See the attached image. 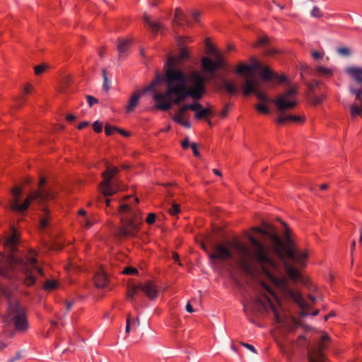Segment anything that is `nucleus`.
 Here are the masks:
<instances>
[{"label":"nucleus","instance_id":"nucleus-1","mask_svg":"<svg viewBox=\"0 0 362 362\" xmlns=\"http://www.w3.org/2000/svg\"><path fill=\"white\" fill-rule=\"evenodd\" d=\"M248 240L251 244L249 247L243 243H237L235 250L238 252L240 265L243 270L251 273L256 265L262 267L265 275L277 287L281 294L287 299L293 300L301 309L300 317L310 315L306 311L309 308L302 295L292 290L288 285V281L285 276H276L269 270L277 269V264L269 256L267 247L253 235H249Z\"/></svg>","mask_w":362,"mask_h":362},{"label":"nucleus","instance_id":"nucleus-2","mask_svg":"<svg viewBox=\"0 0 362 362\" xmlns=\"http://www.w3.org/2000/svg\"><path fill=\"white\" fill-rule=\"evenodd\" d=\"M19 236L16 230L5 241L4 246L11 254L6 256L0 252V277L12 280L13 283H23L25 287L35 285L36 279L32 274V269L36 268V252L30 251V257H17L14 252L17 250Z\"/></svg>","mask_w":362,"mask_h":362},{"label":"nucleus","instance_id":"nucleus-3","mask_svg":"<svg viewBox=\"0 0 362 362\" xmlns=\"http://www.w3.org/2000/svg\"><path fill=\"white\" fill-rule=\"evenodd\" d=\"M13 286L6 285L0 283V296L3 297L6 302L5 313L3 315L4 322L9 326L13 327L12 331L16 333L24 334L30 328V324L27 315L25 306L21 303L19 298L16 296L13 287L16 290L19 289V286L24 285L23 283L16 284L10 280Z\"/></svg>","mask_w":362,"mask_h":362},{"label":"nucleus","instance_id":"nucleus-4","mask_svg":"<svg viewBox=\"0 0 362 362\" xmlns=\"http://www.w3.org/2000/svg\"><path fill=\"white\" fill-rule=\"evenodd\" d=\"M175 57H169L167 61L168 68L163 75L158 73L156 74L155 80L157 85L160 82H165L167 86V90L165 93L156 92L153 95V99L156 102L155 107L156 109L168 111L172 108V99L174 93H171V90L176 88L178 81L176 79L182 74V71L175 66Z\"/></svg>","mask_w":362,"mask_h":362},{"label":"nucleus","instance_id":"nucleus-5","mask_svg":"<svg viewBox=\"0 0 362 362\" xmlns=\"http://www.w3.org/2000/svg\"><path fill=\"white\" fill-rule=\"evenodd\" d=\"M45 183V178L41 177L39 180L40 189L36 192L29 194L23 203L21 202L22 189L21 187H15L11 191L13 200L11 203V209L15 212L24 213L34 201L42 203L53 199L54 195L50 192L43 188Z\"/></svg>","mask_w":362,"mask_h":362},{"label":"nucleus","instance_id":"nucleus-6","mask_svg":"<svg viewBox=\"0 0 362 362\" xmlns=\"http://www.w3.org/2000/svg\"><path fill=\"white\" fill-rule=\"evenodd\" d=\"M290 230L286 228L285 231V243L281 241L278 235L275 234L271 235L276 244L275 251L281 259L285 260L286 258H289V259L294 262L304 266L308 257V252L299 250L296 247L295 244L290 238Z\"/></svg>","mask_w":362,"mask_h":362},{"label":"nucleus","instance_id":"nucleus-7","mask_svg":"<svg viewBox=\"0 0 362 362\" xmlns=\"http://www.w3.org/2000/svg\"><path fill=\"white\" fill-rule=\"evenodd\" d=\"M296 95V89L289 88L275 100L277 110L280 113V116L276 120L278 124L283 125L286 122L299 124L304 121L301 116L284 114L286 110H291L297 105Z\"/></svg>","mask_w":362,"mask_h":362},{"label":"nucleus","instance_id":"nucleus-8","mask_svg":"<svg viewBox=\"0 0 362 362\" xmlns=\"http://www.w3.org/2000/svg\"><path fill=\"white\" fill-rule=\"evenodd\" d=\"M122 226L118 229L119 238L135 237L139 230L140 216L137 209L129 204H123L119 206Z\"/></svg>","mask_w":362,"mask_h":362},{"label":"nucleus","instance_id":"nucleus-9","mask_svg":"<svg viewBox=\"0 0 362 362\" xmlns=\"http://www.w3.org/2000/svg\"><path fill=\"white\" fill-rule=\"evenodd\" d=\"M176 79L178 81V84L176 88L171 90V93H174L171 100L172 105H178L189 97L192 98L195 100H199L202 98L205 93V89L188 87L187 77L183 71Z\"/></svg>","mask_w":362,"mask_h":362},{"label":"nucleus","instance_id":"nucleus-10","mask_svg":"<svg viewBox=\"0 0 362 362\" xmlns=\"http://www.w3.org/2000/svg\"><path fill=\"white\" fill-rule=\"evenodd\" d=\"M140 290L142 291L150 300H154L158 296L156 285L151 281H146L144 284L133 285L129 287L127 296V299L132 302Z\"/></svg>","mask_w":362,"mask_h":362},{"label":"nucleus","instance_id":"nucleus-11","mask_svg":"<svg viewBox=\"0 0 362 362\" xmlns=\"http://www.w3.org/2000/svg\"><path fill=\"white\" fill-rule=\"evenodd\" d=\"M118 173L117 167L108 165L106 170L102 173L103 180L100 187L105 197L112 196L117 192V189L112 185V179Z\"/></svg>","mask_w":362,"mask_h":362},{"label":"nucleus","instance_id":"nucleus-12","mask_svg":"<svg viewBox=\"0 0 362 362\" xmlns=\"http://www.w3.org/2000/svg\"><path fill=\"white\" fill-rule=\"evenodd\" d=\"M329 341V335L324 333L317 345L308 351V362H326L324 351L327 349V344Z\"/></svg>","mask_w":362,"mask_h":362},{"label":"nucleus","instance_id":"nucleus-13","mask_svg":"<svg viewBox=\"0 0 362 362\" xmlns=\"http://www.w3.org/2000/svg\"><path fill=\"white\" fill-rule=\"evenodd\" d=\"M202 69L203 72L209 74L211 78L216 76V71L220 68H225L227 66L223 58L218 55L216 59L204 57L201 60Z\"/></svg>","mask_w":362,"mask_h":362},{"label":"nucleus","instance_id":"nucleus-14","mask_svg":"<svg viewBox=\"0 0 362 362\" xmlns=\"http://www.w3.org/2000/svg\"><path fill=\"white\" fill-rule=\"evenodd\" d=\"M202 249L208 252L209 257L211 259H220V260H226L232 258L233 255L230 250L224 245L217 244L214 245V252H209L206 247L202 244Z\"/></svg>","mask_w":362,"mask_h":362},{"label":"nucleus","instance_id":"nucleus-15","mask_svg":"<svg viewBox=\"0 0 362 362\" xmlns=\"http://www.w3.org/2000/svg\"><path fill=\"white\" fill-rule=\"evenodd\" d=\"M262 78L265 81H275L279 83H286L288 78L284 75H280L272 71L268 67L262 68L260 73Z\"/></svg>","mask_w":362,"mask_h":362},{"label":"nucleus","instance_id":"nucleus-16","mask_svg":"<svg viewBox=\"0 0 362 362\" xmlns=\"http://www.w3.org/2000/svg\"><path fill=\"white\" fill-rule=\"evenodd\" d=\"M193 105L196 107H194L195 110H192L194 112V118L197 120L206 119L209 124H211V121L207 119L208 117L211 116L213 115V111L210 107H203V106L198 102H194Z\"/></svg>","mask_w":362,"mask_h":362},{"label":"nucleus","instance_id":"nucleus-17","mask_svg":"<svg viewBox=\"0 0 362 362\" xmlns=\"http://www.w3.org/2000/svg\"><path fill=\"white\" fill-rule=\"evenodd\" d=\"M344 73L356 84L362 86V67L350 66L344 69Z\"/></svg>","mask_w":362,"mask_h":362},{"label":"nucleus","instance_id":"nucleus-18","mask_svg":"<svg viewBox=\"0 0 362 362\" xmlns=\"http://www.w3.org/2000/svg\"><path fill=\"white\" fill-rule=\"evenodd\" d=\"M173 23L175 27L182 26L184 25H189L190 23L187 16L184 14L183 11L180 8H177L175 11Z\"/></svg>","mask_w":362,"mask_h":362},{"label":"nucleus","instance_id":"nucleus-19","mask_svg":"<svg viewBox=\"0 0 362 362\" xmlns=\"http://www.w3.org/2000/svg\"><path fill=\"white\" fill-rule=\"evenodd\" d=\"M265 303L263 302V300L260 298H257V301L260 303L261 305H262L263 306H266V304L268 305L271 309V310L272 311V313H274V320L276 321V323L278 324H280L282 322V319L278 312V310L277 308H276V306L274 305V304L273 303V302L272 301V300L268 297V296H265Z\"/></svg>","mask_w":362,"mask_h":362},{"label":"nucleus","instance_id":"nucleus-20","mask_svg":"<svg viewBox=\"0 0 362 362\" xmlns=\"http://www.w3.org/2000/svg\"><path fill=\"white\" fill-rule=\"evenodd\" d=\"M191 80L192 81L193 88L205 89L206 78L197 71L191 74Z\"/></svg>","mask_w":362,"mask_h":362},{"label":"nucleus","instance_id":"nucleus-21","mask_svg":"<svg viewBox=\"0 0 362 362\" xmlns=\"http://www.w3.org/2000/svg\"><path fill=\"white\" fill-rule=\"evenodd\" d=\"M258 87L259 86L256 81L252 78H246L243 93L245 96H248L252 93L254 94Z\"/></svg>","mask_w":362,"mask_h":362},{"label":"nucleus","instance_id":"nucleus-22","mask_svg":"<svg viewBox=\"0 0 362 362\" xmlns=\"http://www.w3.org/2000/svg\"><path fill=\"white\" fill-rule=\"evenodd\" d=\"M15 334V331L6 329L3 331V332L0 334V351L3 350L8 345L9 343L8 339L13 338Z\"/></svg>","mask_w":362,"mask_h":362},{"label":"nucleus","instance_id":"nucleus-23","mask_svg":"<svg viewBox=\"0 0 362 362\" xmlns=\"http://www.w3.org/2000/svg\"><path fill=\"white\" fill-rule=\"evenodd\" d=\"M269 39L267 37H261L258 40V45L259 46L265 45L266 47L263 49L264 54L268 57L274 56L277 54V50L270 47L267 46L268 44Z\"/></svg>","mask_w":362,"mask_h":362},{"label":"nucleus","instance_id":"nucleus-24","mask_svg":"<svg viewBox=\"0 0 362 362\" xmlns=\"http://www.w3.org/2000/svg\"><path fill=\"white\" fill-rule=\"evenodd\" d=\"M286 259L283 260L285 262V267L288 277L293 281H298L300 279V272L292 265L286 262Z\"/></svg>","mask_w":362,"mask_h":362},{"label":"nucleus","instance_id":"nucleus-25","mask_svg":"<svg viewBox=\"0 0 362 362\" xmlns=\"http://www.w3.org/2000/svg\"><path fill=\"white\" fill-rule=\"evenodd\" d=\"M94 282L97 288H105L108 284V279L105 274L98 272L94 276Z\"/></svg>","mask_w":362,"mask_h":362},{"label":"nucleus","instance_id":"nucleus-26","mask_svg":"<svg viewBox=\"0 0 362 362\" xmlns=\"http://www.w3.org/2000/svg\"><path fill=\"white\" fill-rule=\"evenodd\" d=\"M141 93H134L130 98L128 105L126 107V110L128 112H131L134 110L135 107L139 103V98L141 97Z\"/></svg>","mask_w":362,"mask_h":362},{"label":"nucleus","instance_id":"nucleus-27","mask_svg":"<svg viewBox=\"0 0 362 362\" xmlns=\"http://www.w3.org/2000/svg\"><path fill=\"white\" fill-rule=\"evenodd\" d=\"M130 42V40L128 39L120 40L119 41L117 51L119 57H123V55L127 52L129 47Z\"/></svg>","mask_w":362,"mask_h":362},{"label":"nucleus","instance_id":"nucleus-28","mask_svg":"<svg viewBox=\"0 0 362 362\" xmlns=\"http://www.w3.org/2000/svg\"><path fill=\"white\" fill-rule=\"evenodd\" d=\"M144 23L150 27L153 32L157 33L161 28V25L157 22H153L151 20L150 16L145 14L144 16Z\"/></svg>","mask_w":362,"mask_h":362},{"label":"nucleus","instance_id":"nucleus-29","mask_svg":"<svg viewBox=\"0 0 362 362\" xmlns=\"http://www.w3.org/2000/svg\"><path fill=\"white\" fill-rule=\"evenodd\" d=\"M315 71L320 76L330 77L333 75V70L332 69L321 65L316 66Z\"/></svg>","mask_w":362,"mask_h":362},{"label":"nucleus","instance_id":"nucleus-30","mask_svg":"<svg viewBox=\"0 0 362 362\" xmlns=\"http://www.w3.org/2000/svg\"><path fill=\"white\" fill-rule=\"evenodd\" d=\"M223 87L230 94L235 95L238 93L237 87L232 83L226 79L222 81Z\"/></svg>","mask_w":362,"mask_h":362},{"label":"nucleus","instance_id":"nucleus-31","mask_svg":"<svg viewBox=\"0 0 362 362\" xmlns=\"http://www.w3.org/2000/svg\"><path fill=\"white\" fill-rule=\"evenodd\" d=\"M195 107L196 106L194 105H193V103H191V104L184 105H182V107H180V109L178 110L177 112L174 116H179L181 118H183L185 112L187 110H192H192H194Z\"/></svg>","mask_w":362,"mask_h":362},{"label":"nucleus","instance_id":"nucleus-32","mask_svg":"<svg viewBox=\"0 0 362 362\" xmlns=\"http://www.w3.org/2000/svg\"><path fill=\"white\" fill-rule=\"evenodd\" d=\"M350 111L352 117L360 116L362 117V102L359 104H352L350 107Z\"/></svg>","mask_w":362,"mask_h":362},{"label":"nucleus","instance_id":"nucleus-33","mask_svg":"<svg viewBox=\"0 0 362 362\" xmlns=\"http://www.w3.org/2000/svg\"><path fill=\"white\" fill-rule=\"evenodd\" d=\"M258 100H259L263 103H274L275 100H270L268 96L263 92H262L259 90V88L258 87L256 90V92L254 93Z\"/></svg>","mask_w":362,"mask_h":362},{"label":"nucleus","instance_id":"nucleus-34","mask_svg":"<svg viewBox=\"0 0 362 362\" xmlns=\"http://www.w3.org/2000/svg\"><path fill=\"white\" fill-rule=\"evenodd\" d=\"M170 57H173L171 56ZM174 57L175 58V64L177 62H182V61L188 59L189 57V52L186 48L182 47L180 49L179 56Z\"/></svg>","mask_w":362,"mask_h":362},{"label":"nucleus","instance_id":"nucleus-35","mask_svg":"<svg viewBox=\"0 0 362 362\" xmlns=\"http://www.w3.org/2000/svg\"><path fill=\"white\" fill-rule=\"evenodd\" d=\"M309 98L310 102L314 105H317L323 102V100L325 99V96L324 95H317L314 93H310Z\"/></svg>","mask_w":362,"mask_h":362},{"label":"nucleus","instance_id":"nucleus-36","mask_svg":"<svg viewBox=\"0 0 362 362\" xmlns=\"http://www.w3.org/2000/svg\"><path fill=\"white\" fill-rule=\"evenodd\" d=\"M45 217H42L40 221V228L42 230H45L49 226L48 211L45 209Z\"/></svg>","mask_w":362,"mask_h":362},{"label":"nucleus","instance_id":"nucleus-37","mask_svg":"<svg viewBox=\"0 0 362 362\" xmlns=\"http://www.w3.org/2000/svg\"><path fill=\"white\" fill-rule=\"evenodd\" d=\"M349 90L351 94L355 95L356 100H358V103H362V88L356 89L354 87H350Z\"/></svg>","mask_w":362,"mask_h":362},{"label":"nucleus","instance_id":"nucleus-38","mask_svg":"<svg viewBox=\"0 0 362 362\" xmlns=\"http://www.w3.org/2000/svg\"><path fill=\"white\" fill-rule=\"evenodd\" d=\"M250 68L251 66H249V64H240L236 68V73L238 74H243L250 72Z\"/></svg>","mask_w":362,"mask_h":362},{"label":"nucleus","instance_id":"nucleus-39","mask_svg":"<svg viewBox=\"0 0 362 362\" xmlns=\"http://www.w3.org/2000/svg\"><path fill=\"white\" fill-rule=\"evenodd\" d=\"M173 120L175 122H176V123H177V124H180V125H182V126H183V127H185L186 128H190L191 127V124H190L189 122L185 120L183 118H181L179 116H173Z\"/></svg>","mask_w":362,"mask_h":362},{"label":"nucleus","instance_id":"nucleus-40","mask_svg":"<svg viewBox=\"0 0 362 362\" xmlns=\"http://www.w3.org/2000/svg\"><path fill=\"white\" fill-rule=\"evenodd\" d=\"M180 212V206L178 204L173 203L168 209V213L171 216H177Z\"/></svg>","mask_w":362,"mask_h":362},{"label":"nucleus","instance_id":"nucleus-41","mask_svg":"<svg viewBox=\"0 0 362 362\" xmlns=\"http://www.w3.org/2000/svg\"><path fill=\"white\" fill-rule=\"evenodd\" d=\"M255 108L257 111L262 114L269 115L270 113V110L269 107L265 105V103H259L256 105Z\"/></svg>","mask_w":362,"mask_h":362},{"label":"nucleus","instance_id":"nucleus-42","mask_svg":"<svg viewBox=\"0 0 362 362\" xmlns=\"http://www.w3.org/2000/svg\"><path fill=\"white\" fill-rule=\"evenodd\" d=\"M57 287V283L55 281L47 280L44 286L45 290H54Z\"/></svg>","mask_w":362,"mask_h":362},{"label":"nucleus","instance_id":"nucleus-43","mask_svg":"<svg viewBox=\"0 0 362 362\" xmlns=\"http://www.w3.org/2000/svg\"><path fill=\"white\" fill-rule=\"evenodd\" d=\"M310 15L315 18H320L323 16L322 12L317 6H314L310 12Z\"/></svg>","mask_w":362,"mask_h":362},{"label":"nucleus","instance_id":"nucleus-44","mask_svg":"<svg viewBox=\"0 0 362 362\" xmlns=\"http://www.w3.org/2000/svg\"><path fill=\"white\" fill-rule=\"evenodd\" d=\"M102 74H103V80H104V81H103V88L105 90H108L110 89L109 80L107 78V71H106L105 69H103Z\"/></svg>","mask_w":362,"mask_h":362},{"label":"nucleus","instance_id":"nucleus-45","mask_svg":"<svg viewBox=\"0 0 362 362\" xmlns=\"http://www.w3.org/2000/svg\"><path fill=\"white\" fill-rule=\"evenodd\" d=\"M319 85H320V81L314 79L310 83H309L308 84V88L309 90L311 92V93H313V92L319 86Z\"/></svg>","mask_w":362,"mask_h":362},{"label":"nucleus","instance_id":"nucleus-46","mask_svg":"<svg viewBox=\"0 0 362 362\" xmlns=\"http://www.w3.org/2000/svg\"><path fill=\"white\" fill-rule=\"evenodd\" d=\"M80 221L83 227L87 229L90 228L93 224V222L88 217L82 218V219Z\"/></svg>","mask_w":362,"mask_h":362},{"label":"nucleus","instance_id":"nucleus-47","mask_svg":"<svg viewBox=\"0 0 362 362\" xmlns=\"http://www.w3.org/2000/svg\"><path fill=\"white\" fill-rule=\"evenodd\" d=\"M47 65L45 64H41L40 65H37L35 67V74L36 75H40L42 74L46 69H47Z\"/></svg>","mask_w":362,"mask_h":362},{"label":"nucleus","instance_id":"nucleus-48","mask_svg":"<svg viewBox=\"0 0 362 362\" xmlns=\"http://www.w3.org/2000/svg\"><path fill=\"white\" fill-rule=\"evenodd\" d=\"M137 273V269L132 267H126L123 270V274L127 275H134Z\"/></svg>","mask_w":362,"mask_h":362},{"label":"nucleus","instance_id":"nucleus-49","mask_svg":"<svg viewBox=\"0 0 362 362\" xmlns=\"http://www.w3.org/2000/svg\"><path fill=\"white\" fill-rule=\"evenodd\" d=\"M337 53L341 55L348 57L351 54V51L347 47H341L337 48Z\"/></svg>","mask_w":362,"mask_h":362},{"label":"nucleus","instance_id":"nucleus-50","mask_svg":"<svg viewBox=\"0 0 362 362\" xmlns=\"http://www.w3.org/2000/svg\"><path fill=\"white\" fill-rule=\"evenodd\" d=\"M117 129V127L106 124L105 127V132L107 136L112 135Z\"/></svg>","mask_w":362,"mask_h":362},{"label":"nucleus","instance_id":"nucleus-51","mask_svg":"<svg viewBox=\"0 0 362 362\" xmlns=\"http://www.w3.org/2000/svg\"><path fill=\"white\" fill-rule=\"evenodd\" d=\"M86 99L90 107L98 103V100L92 95H87Z\"/></svg>","mask_w":362,"mask_h":362},{"label":"nucleus","instance_id":"nucleus-52","mask_svg":"<svg viewBox=\"0 0 362 362\" xmlns=\"http://www.w3.org/2000/svg\"><path fill=\"white\" fill-rule=\"evenodd\" d=\"M93 130L97 133H100L103 131V124L98 121H95L93 124Z\"/></svg>","mask_w":362,"mask_h":362},{"label":"nucleus","instance_id":"nucleus-53","mask_svg":"<svg viewBox=\"0 0 362 362\" xmlns=\"http://www.w3.org/2000/svg\"><path fill=\"white\" fill-rule=\"evenodd\" d=\"M156 86V82H151L146 88H144V89L141 91V93L154 90Z\"/></svg>","mask_w":362,"mask_h":362},{"label":"nucleus","instance_id":"nucleus-54","mask_svg":"<svg viewBox=\"0 0 362 362\" xmlns=\"http://www.w3.org/2000/svg\"><path fill=\"white\" fill-rule=\"evenodd\" d=\"M156 218V216L153 213H150L148 214L146 221L148 224H153L155 223Z\"/></svg>","mask_w":362,"mask_h":362},{"label":"nucleus","instance_id":"nucleus-55","mask_svg":"<svg viewBox=\"0 0 362 362\" xmlns=\"http://www.w3.org/2000/svg\"><path fill=\"white\" fill-rule=\"evenodd\" d=\"M191 148L193 151L194 156L196 157H199L200 153L199 151L197 150V144L196 143L191 144Z\"/></svg>","mask_w":362,"mask_h":362},{"label":"nucleus","instance_id":"nucleus-56","mask_svg":"<svg viewBox=\"0 0 362 362\" xmlns=\"http://www.w3.org/2000/svg\"><path fill=\"white\" fill-rule=\"evenodd\" d=\"M253 230L264 235H269L267 230L261 228L255 227L253 228Z\"/></svg>","mask_w":362,"mask_h":362},{"label":"nucleus","instance_id":"nucleus-57","mask_svg":"<svg viewBox=\"0 0 362 362\" xmlns=\"http://www.w3.org/2000/svg\"><path fill=\"white\" fill-rule=\"evenodd\" d=\"M241 345L243 346L244 347L247 348V349L250 350L253 353L257 354V352L255 348L254 347V346H252L251 344H249L247 343H241Z\"/></svg>","mask_w":362,"mask_h":362},{"label":"nucleus","instance_id":"nucleus-58","mask_svg":"<svg viewBox=\"0 0 362 362\" xmlns=\"http://www.w3.org/2000/svg\"><path fill=\"white\" fill-rule=\"evenodd\" d=\"M230 104H226L224 107H223V110H222V112H221V116L222 117H226L227 114H228V110L230 109Z\"/></svg>","mask_w":362,"mask_h":362},{"label":"nucleus","instance_id":"nucleus-59","mask_svg":"<svg viewBox=\"0 0 362 362\" xmlns=\"http://www.w3.org/2000/svg\"><path fill=\"white\" fill-rule=\"evenodd\" d=\"M181 146L184 149H187L191 146V144H189V139L187 137L185 138V139L182 142Z\"/></svg>","mask_w":362,"mask_h":362},{"label":"nucleus","instance_id":"nucleus-60","mask_svg":"<svg viewBox=\"0 0 362 362\" xmlns=\"http://www.w3.org/2000/svg\"><path fill=\"white\" fill-rule=\"evenodd\" d=\"M249 66H251L250 72H252V71L257 70V69L260 68L259 64L257 61H255V62L252 64H249Z\"/></svg>","mask_w":362,"mask_h":362},{"label":"nucleus","instance_id":"nucleus-61","mask_svg":"<svg viewBox=\"0 0 362 362\" xmlns=\"http://www.w3.org/2000/svg\"><path fill=\"white\" fill-rule=\"evenodd\" d=\"M312 57L315 59H320L322 58V54L320 52L314 51L312 52Z\"/></svg>","mask_w":362,"mask_h":362},{"label":"nucleus","instance_id":"nucleus-62","mask_svg":"<svg viewBox=\"0 0 362 362\" xmlns=\"http://www.w3.org/2000/svg\"><path fill=\"white\" fill-rule=\"evenodd\" d=\"M74 304V300H70V301L66 302V313H68L71 309Z\"/></svg>","mask_w":362,"mask_h":362},{"label":"nucleus","instance_id":"nucleus-63","mask_svg":"<svg viewBox=\"0 0 362 362\" xmlns=\"http://www.w3.org/2000/svg\"><path fill=\"white\" fill-rule=\"evenodd\" d=\"M89 125V123L87 121H83L82 122H81L78 126V129L79 130H81L83 129H84L85 127H88Z\"/></svg>","mask_w":362,"mask_h":362},{"label":"nucleus","instance_id":"nucleus-64","mask_svg":"<svg viewBox=\"0 0 362 362\" xmlns=\"http://www.w3.org/2000/svg\"><path fill=\"white\" fill-rule=\"evenodd\" d=\"M117 132L124 136H129L130 134L128 132L124 131V129L117 128Z\"/></svg>","mask_w":362,"mask_h":362}]
</instances>
